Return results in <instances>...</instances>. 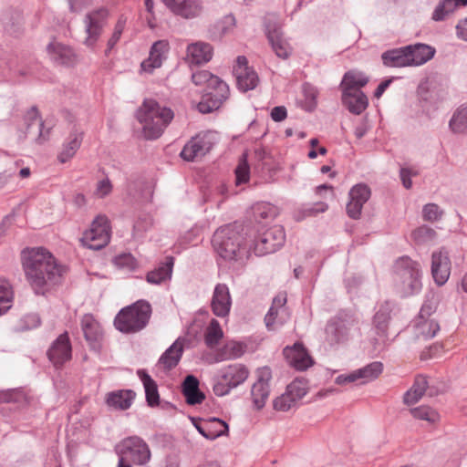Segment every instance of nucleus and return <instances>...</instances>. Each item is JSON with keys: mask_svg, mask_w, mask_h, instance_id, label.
<instances>
[{"mask_svg": "<svg viewBox=\"0 0 467 467\" xmlns=\"http://www.w3.org/2000/svg\"><path fill=\"white\" fill-rule=\"evenodd\" d=\"M26 281L36 294L44 295L57 282L62 267L47 248L28 247L21 252Z\"/></svg>", "mask_w": 467, "mask_h": 467, "instance_id": "obj_1", "label": "nucleus"}, {"mask_svg": "<svg viewBox=\"0 0 467 467\" xmlns=\"http://www.w3.org/2000/svg\"><path fill=\"white\" fill-rule=\"evenodd\" d=\"M243 228L238 224H228L216 230L213 237L215 252L225 260H236L248 256L249 241L242 234Z\"/></svg>", "mask_w": 467, "mask_h": 467, "instance_id": "obj_2", "label": "nucleus"}, {"mask_svg": "<svg viewBox=\"0 0 467 467\" xmlns=\"http://www.w3.org/2000/svg\"><path fill=\"white\" fill-rule=\"evenodd\" d=\"M173 111L161 107L153 99H146L138 111V119L142 124V132L146 139L159 138L172 120Z\"/></svg>", "mask_w": 467, "mask_h": 467, "instance_id": "obj_3", "label": "nucleus"}, {"mask_svg": "<svg viewBox=\"0 0 467 467\" xmlns=\"http://www.w3.org/2000/svg\"><path fill=\"white\" fill-rule=\"evenodd\" d=\"M192 82L197 86L206 85L209 91L198 103V110L208 113L221 107L229 96V88L225 82L207 70H200L192 76Z\"/></svg>", "mask_w": 467, "mask_h": 467, "instance_id": "obj_4", "label": "nucleus"}, {"mask_svg": "<svg viewBox=\"0 0 467 467\" xmlns=\"http://www.w3.org/2000/svg\"><path fill=\"white\" fill-rule=\"evenodd\" d=\"M151 316V306L145 300H138L119 311L114 320L116 328L123 333H136L143 329Z\"/></svg>", "mask_w": 467, "mask_h": 467, "instance_id": "obj_5", "label": "nucleus"}, {"mask_svg": "<svg viewBox=\"0 0 467 467\" xmlns=\"http://www.w3.org/2000/svg\"><path fill=\"white\" fill-rule=\"evenodd\" d=\"M397 275L400 279L401 291L404 296H411L420 291L421 271L420 265L410 257H400L396 262Z\"/></svg>", "mask_w": 467, "mask_h": 467, "instance_id": "obj_6", "label": "nucleus"}, {"mask_svg": "<svg viewBox=\"0 0 467 467\" xmlns=\"http://www.w3.org/2000/svg\"><path fill=\"white\" fill-rule=\"evenodd\" d=\"M285 234L282 226L274 225L269 229L254 235L249 240V249L255 255L263 256L277 251L285 243Z\"/></svg>", "mask_w": 467, "mask_h": 467, "instance_id": "obj_7", "label": "nucleus"}, {"mask_svg": "<svg viewBox=\"0 0 467 467\" xmlns=\"http://www.w3.org/2000/svg\"><path fill=\"white\" fill-rule=\"evenodd\" d=\"M119 460L124 463L135 465L147 464L151 457L148 444L140 437H129L124 439L117 449Z\"/></svg>", "mask_w": 467, "mask_h": 467, "instance_id": "obj_8", "label": "nucleus"}, {"mask_svg": "<svg viewBox=\"0 0 467 467\" xmlns=\"http://www.w3.org/2000/svg\"><path fill=\"white\" fill-rule=\"evenodd\" d=\"M110 240L109 221L105 215H98L80 239L83 246L93 250L105 247Z\"/></svg>", "mask_w": 467, "mask_h": 467, "instance_id": "obj_9", "label": "nucleus"}, {"mask_svg": "<svg viewBox=\"0 0 467 467\" xmlns=\"http://www.w3.org/2000/svg\"><path fill=\"white\" fill-rule=\"evenodd\" d=\"M249 376V370L242 364H232L221 370V379L213 385L217 396L227 395L231 389L243 384Z\"/></svg>", "mask_w": 467, "mask_h": 467, "instance_id": "obj_10", "label": "nucleus"}, {"mask_svg": "<svg viewBox=\"0 0 467 467\" xmlns=\"http://www.w3.org/2000/svg\"><path fill=\"white\" fill-rule=\"evenodd\" d=\"M108 16L109 12L105 8H99L86 15L84 20L87 34L84 41L86 46L89 47L95 46L101 36Z\"/></svg>", "mask_w": 467, "mask_h": 467, "instance_id": "obj_11", "label": "nucleus"}, {"mask_svg": "<svg viewBox=\"0 0 467 467\" xmlns=\"http://www.w3.org/2000/svg\"><path fill=\"white\" fill-rule=\"evenodd\" d=\"M271 379L272 372L269 368L264 367L256 370V380L251 389L252 402L256 410H261L265 405L270 394Z\"/></svg>", "mask_w": 467, "mask_h": 467, "instance_id": "obj_12", "label": "nucleus"}, {"mask_svg": "<svg viewBox=\"0 0 467 467\" xmlns=\"http://www.w3.org/2000/svg\"><path fill=\"white\" fill-rule=\"evenodd\" d=\"M213 144L214 135L212 132L199 134L183 147L181 156L185 161H193L209 152Z\"/></svg>", "mask_w": 467, "mask_h": 467, "instance_id": "obj_13", "label": "nucleus"}, {"mask_svg": "<svg viewBox=\"0 0 467 467\" xmlns=\"http://www.w3.org/2000/svg\"><path fill=\"white\" fill-rule=\"evenodd\" d=\"M451 270V262L449 252L445 248L434 251L431 254V272L435 284L443 285L449 279Z\"/></svg>", "mask_w": 467, "mask_h": 467, "instance_id": "obj_14", "label": "nucleus"}, {"mask_svg": "<svg viewBox=\"0 0 467 467\" xmlns=\"http://www.w3.org/2000/svg\"><path fill=\"white\" fill-rule=\"evenodd\" d=\"M234 74L238 88L244 92L254 89L259 82L257 73L248 66L247 58L244 56L236 58Z\"/></svg>", "mask_w": 467, "mask_h": 467, "instance_id": "obj_15", "label": "nucleus"}, {"mask_svg": "<svg viewBox=\"0 0 467 467\" xmlns=\"http://www.w3.org/2000/svg\"><path fill=\"white\" fill-rule=\"evenodd\" d=\"M176 16L185 19L199 17L204 10L202 0H161Z\"/></svg>", "mask_w": 467, "mask_h": 467, "instance_id": "obj_16", "label": "nucleus"}, {"mask_svg": "<svg viewBox=\"0 0 467 467\" xmlns=\"http://www.w3.org/2000/svg\"><path fill=\"white\" fill-rule=\"evenodd\" d=\"M47 357L56 367L62 366L71 359L72 347L67 332L58 336L52 343L47 351Z\"/></svg>", "mask_w": 467, "mask_h": 467, "instance_id": "obj_17", "label": "nucleus"}, {"mask_svg": "<svg viewBox=\"0 0 467 467\" xmlns=\"http://www.w3.org/2000/svg\"><path fill=\"white\" fill-rule=\"evenodd\" d=\"M354 323L355 321L351 318L336 317L331 319L325 329L326 340L329 344H337L347 340Z\"/></svg>", "mask_w": 467, "mask_h": 467, "instance_id": "obj_18", "label": "nucleus"}, {"mask_svg": "<svg viewBox=\"0 0 467 467\" xmlns=\"http://www.w3.org/2000/svg\"><path fill=\"white\" fill-rule=\"evenodd\" d=\"M383 366L380 362H372L368 366L357 369L348 375H340L337 378L336 382L345 384L361 380L366 383L377 379L382 372Z\"/></svg>", "mask_w": 467, "mask_h": 467, "instance_id": "obj_19", "label": "nucleus"}, {"mask_svg": "<svg viewBox=\"0 0 467 467\" xmlns=\"http://www.w3.org/2000/svg\"><path fill=\"white\" fill-rule=\"evenodd\" d=\"M370 197V190L366 184H357L349 192V202L347 204V213L349 217L358 219L361 213L364 203Z\"/></svg>", "mask_w": 467, "mask_h": 467, "instance_id": "obj_20", "label": "nucleus"}, {"mask_svg": "<svg viewBox=\"0 0 467 467\" xmlns=\"http://www.w3.org/2000/svg\"><path fill=\"white\" fill-rule=\"evenodd\" d=\"M81 329L85 339L93 348H98L103 339V329L99 322L90 314H86L82 317Z\"/></svg>", "mask_w": 467, "mask_h": 467, "instance_id": "obj_21", "label": "nucleus"}, {"mask_svg": "<svg viewBox=\"0 0 467 467\" xmlns=\"http://www.w3.org/2000/svg\"><path fill=\"white\" fill-rule=\"evenodd\" d=\"M47 52L50 59L58 65L72 66L77 62L73 49L61 42L51 41L47 47Z\"/></svg>", "mask_w": 467, "mask_h": 467, "instance_id": "obj_22", "label": "nucleus"}, {"mask_svg": "<svg viewBox=\"0 0 467 467\" xmlns=\"http://www.w3.org/2000/svg\"><path fill=\"white\" fill-rule=\"evenodd\" d=\"M83 140V131L74 126L68 137L63 142L57 154V160L60 163L69 161L77 153Z\"/></svg>", "mask_w": 467, "mask_h": 467, "instance_id": "obj_23", "label": "nucleus"}, {"mask_svg": "<svg viewBox=\"0 0 467 467\" xmlns=\"http://www.w3.org/2000/svg\"><path fill=\"white\" fill-rule=\"evenodd\" d=\"M284 355L288 363L297 370H305L313 364L312 358L300 343H296L293 347H286L284 349Z\"/></svg>", "mask_w": 467, "mask_h": 467, "instance_id": "obj_24", "label": "nucleus"}, {"mask_svg": "<svg viewBox=\"0 0 467 467\" xmlns=\"http://www.w3.org/2000/svg\"><path fill=\"white\" fill-rule=\"evenodd\" d=\"M231 305L232 299L228 286L224 284H218L214 288L211 303L213 314L221 317L228 316Z\"/></svg>", "mask_w": 467, "mask_h": 467, "instance_id": "obj_25", "label": "nucleus"}, {"mask_svg": "<svg viewBox=\"0 0 467 467\" xmlns=\"http://www.w3.org/2000/svg\"><path fill=\"white\" fill-rule=\"evenodd\" d=\"M285 295H278L273 300V305L265 317V325L269 329H275V325H283L288 317L285 305Z\"/></svg>", "mask_w": 467, "mask_h": 467, "instance_id": "obj_26", "label": "nucleus"}, {"mask_svg": "<svg viewBox=\"0 0 467 467\" xmlns=\"http://www.w3.org/2000/svg\"><path fill=\"white\" fill-rule=\"evenodd\" d=\"M25 120L27 132L36 134L35 140L37 143L42 144L49 139L50 129L45 128V124L36 108H32L26 112Z\"/></svg>", "mask_w": 467, "mask_h": 467, "instance_id": "obj_27", "label": "nucleus"}, {"mask_svg": "<svg viewBox=\"0 0 467 467\" xmlns=\"http://www.w3.org/2000/svg\"><path fill=\"white\" fill-rule=\"evenodd\" d=\"M169 49L170 45L167 40L155 42L150 48L148 59L141 63L142 70L150 73L153 69L160 67L166 58Z\"/></svg>", "mask_w": 467, "mask_h": 467, "instance_id": "obj_28", "label": "nucleus"}, {"mask_svg": "<svg viewBox=\"0 0 467 467\" xmlns=\"http://www.w3.org/2000/svg\"><path fill=\"white\" fill-rule=\"evenodd\" d=\"M183 340L178 338L173 344L161 356L157 367L163 371H170L180 362L183 353Z\"/></svg>", "mask_w": 467, "mask_h": 467, "instance_id": "obj_29", "label": "nucleus"}, {"mask_svg": "<svg viewBox=\"0 0 467 467\" xmlns=\"http://www.w3.org/2000/svg\"><path fill=\"white\" fill-rule=\"evenodd\" d=\"M439 330V323L434 318L425 317L424 309H421L414 324L415 336L420 338L430 339L435 337Z\"/></svg>", "mask_w": 467, "mask_h": 467, "instance_id": "obj_30", "label": "nucleus"}, {"mask_svg": "<svg viewBox=\"0 0 467 467\" xmlns=\"http://www.w3.org/2000/svg\"><path fill=\"white\" fill-rule=\"evenodd\" d=\"M198 431L208 440H215L228 431V425L222 420L211 418L195 424Z\"/></svg>", "mask_w": 467, "mask_h": 467, "instance_id": "obj_31", "label": "nucleus"}, {"mask_svg": "<svg viewBox=\"0 0 467 467\" xmlns=\"http://www.w3.org/2000/svg\"><path fill=\"white\" fill-rule=\"evenodd\" d=\"M135 397L136 393L133 390L120 389L108 393L106 402L109 407L125 410L131 406Z\"/></svg>", "mask_w": 467, "mask_h": 467, "instance_id": "obj_32", "label": "nucleus"}, {"mask_svg": "<svg viewBox=\"0 0 467 467\" xmlns=\"http://www.w3.org/2000/svg\"><path fill=\"white\" fill-rule=\"evenodd\" d=\"M213 57V47L208 43L196 42L187 48V58L192 64L206 63Z\"/></svg>", "mask_w": 467, "mask_h": 467, "instance_id": "obj_33", "label": "nucleus"}, {"mask_svg": "<svg viewBox=\"0 0 467 467\" xmlns=\"http://www.w3.org/2000/svg\"><path fill=\"white\" fill-rule=\"evenodd\" d=\"M343 104L356 115L362 113L368 107V98L362 91H343Z\"/></svg>", "mask_w": 467, "mask_h": 467, "instance_id": "obj_34", "label": "nucleus"}, {"mask_svg": "<svg viewBox=\"0 0 467 467\" xmlns=\"http://www.w3.org/2000/svg\"><path fill=\"white\" fill-rule=\"evenodd\" d=\"M182 393L188 404H201L205 396L199 389V380L192 375H188L182 383Z\"/></svg>", "mask_w": 467, "mask_h": 467, "instance_id": "obj_35", "label": "nucleus"}, {"mask_svg": "<svg viewBox=\"0 0 467 467\" xmlns=\"http://www.w3.org/2000/svg\"><path fill=\"white\" fill-rule=\"evenodd\" d=\"M137 375L143 384L148 405L150 407L158 406L160 404V395L155 380L144 369H139Z\"/></svg>", "mask_w": 467, "mask_h": 467, "instance_id": "obj_36", "label": "nucleus"}, {"mask_svg": "<svg viewBox=\"0 0 467 467\" xmlns=\"http://www.w3.org/2000/svg\"><path fill=\"white\" fill-rule=\"evenodd\" d=\"M410 66H419L426 63L434 55V49L427 45H415L406 47Z\"/></svg>", "mask_w": 467, "mask_h": 467, "instance_id": "obj_37", "label": "nucleus"}, {"mask_svg": "<svg viewBox=\"0 0 467 467\" xmlns=\"http://www.w3.org/2000/svg\"><path fill=\"white\" fill-rule=\"evenodd\" d=\"M383 64L387 67H409L410 61L407 47L386 51L381 56Z\"/></svg>", "mask_w": 467, "mask_h": 467, "instance_id": "obj_38", "label": "nucleus"}, {"mask_svg": "<svg viewBox=\"0 0 467 467\" xmlns=\"http://www.w3.org/2000/svg\"><path fill=\"white\" fill-rule=\"evenodd\" d=\"M368 78L362 72L350 70L348 71L341 82L343 91H361L360 88L367 85Z\"/></svg>", "mask_w": 467, "mask_h": 467, "instance_id": "obj_39", "label": "nucleus"}, {"mask_svg": "<svg viewBox=\"0 0 467 467\" xmlns=\"http://www.w3.org/2000/svg\"><path fill=\"white\" fill-rule=\"evenodd\" d=\"M245 352V345L236 341L225 344L214 357L215 362L240 358Z\"/></svg>", "mask_w": 467, "mask_h": 467, "instance_id": "obj_40", "label": "nucleus"}, {"mask_svg": "<svg viewBox=\"0 0 467 467\" xmlns=\"http://www.w3.org/2000/svg\"><path fill=\"white\" fill-rule=\"evenodd\" d=\"M428 387L427 379L423 376H418L412 387L404 394L403 401L407 405H412L418 402L424 395Z\"/></svg>", "mask_w": 467, "mask_h": 467, "instance_id": "obj_41", "label": "nucleus"}, {"mask_svg": "<svg viewBox=\"0 0 467 467\" xmlns=\"http://www.w3.org/2000/svg\"><path fill=\"white\" fill-rule=\"evenodd\" d=\"M14 298L15 291L11 283L5 278H0V317L12 307Z\"/></svg>", "mask_w": 467, "mask_h": 467, "instance_id": "obj_42", "label": "nucleus"}, {"mask_svg": "<svg viewBox=\"0 0 467 467\" xmlns=\"http://www.w3.org/2000/svg\"><path fill=\"white\" fill-rule=\"evenodd\" d=\"M268 39L277 57L281 58L288 57L291 53V47L279 31L274 30L273 32H269Z\"/></svg>", "mask_w": 467, "mask_h": 467, "instance_id": "obj_43", "label": "nucleus"}, {"mask_svg": "<svg viewBox=\"0 0 467 467\" xmlns=\"http://www.w3.org/2000/svg\"><path fill=\"white\" fill-rule=\"evenodd\" d=\"M204 342L209 348H214L218 346L223 337V331L220 323L213 318L204 331Z\"/></svg>", "mask_w": 467, "mask_h": 467, "instance_id": "obj_44", "label": "nucleus"}, {"mask_svg": "<svg viewBox=\"0 0 467 467\" xmlns=\"http://www.w3.org/2000/svg\"><path fill=\"white\" fill-rule=\"evenodd\" d=\"M173 266V258L167 257L166 263L157 269L150 271L147 274L146 280L148 283L152 285H159L162 281L169 278L171 275V269Z\"/></svg>", "mask_w": 467, "mask_h": 467, "instance_id": "obj_45", "label": "nucleus"}, {"mask_svg": "<svg viewBox=\"0 0 467 467\" xmlns=\"http://www.w3.org/2000/svg\"><path fill=\"white\" fill-rule=\"evenodd\" d=\"M467 4V0H442L435 8L432 19L435 21L444 20L455 8Z\"/></svg>", "mask_w": 467, "mask_h": 467, "instance_id": "obj_46", "label": "nucleus"}, {"mask_svg": "<svg viewBox=\"0 0 467 467\" xmlns=\"http://www.w3.org/2000/svg\"><path fill=\"white\" fill-rule=\"evenodd\" d=\"M413 418L425 420L430 424H435L440 421L441 416L439 412L429 406H419L410 410Z\"/></svg>", "mask_w": 467, "mask_h": 467, "instance_id": "obj_47", "label": "nucleus"}, {"mask_svg": "<svg viewBox=\"0 0 467 467\" xmlns=\"http://www.w3.org/2000/svg\"><path fill=\"white\" fill-rule=\"evenodd\" d=\"M450 128L455 133L467 132V105L460 107L450 120Z\"/></svg>", "mask_w": 467, "mask_h": 467, "instance_id": "obj_48", "label": "nucleus"}, {"mask_svg": "<svg viewBox=\"0 0 467 467\" xmlns=\"http://www.w3.org/2000/svg\"><path fill=\"white\" fill-rule=\"evenodd\" d=\"M253 213L255 219L270 220L275 218L278 210L268 202H260L253 206Z\"/></svg>", "mask_w": 467, "mask_h": 467, "instance_id": "obj_49", "label": "nucleus"}, {"mask_svg": "<svg viewBox=\"0 0 467 467\" xmlns=\"http://www.w3.org/2000/svg\"><path fill=\"white\" fill-rule=\"evenodd\" d=\"M391 308L389 303L382 304L374 316V325L381 332H385L390 318Z\"/></svg>", "mask_w": 467, "mask_h": 467, "instance_id": "obj_50", "label": "nucleus"}, {"mask_svg": "<svg viewBox=\"0 0 467 467\" xmlns=\"http://www.w3.org/2000/svg\"><path fill=\"white\" fill-rule=\"evenodd\" d=\"M286 391L296 402L306 396L308 391L307 381L303 379H296L286 388Z\"/></svg>", "mask_w": 467, "mask_h": 467, "instance_id": "obj_51", "label": "nucleus"}, {"mask_svg": "<svg viewBox=\"0 0 467 467\" xmlns=\"http://www.w3.org/2000/svg\"><path fill=\"white\" fill-rule=\"evenodd\" d=\"M411 236L417 244H422L432 242L436 237V232L432 228L423 225L415 229Z\"/></svg>", "mask_w": 467, "mask_h": 467, "instance_id": "obj_52", "label": "nucleus"}, {"mask_svg": "<svg viewBox=\"0 0 467 467\" xmlns=\"http://www.w3.org/2000/svg\"><path fill=\"white\" fill-rule=\"evenodd\" d=\"M296 404V402L286 390L285 393L273 400V409L276 411H287L290 409H292Z\"/></svg>", "mask_w": 467, "mask_h": 467, "instance_id": "obj_53", "label": "nucleus"}, {"mask_svg": "<svg viewBox=\"0 0 467 467\" xmlns=\"http://www.w3.org/2000/svg\"><path fill=\"white\" fill-rule=\"evenodd\" d=\"M126 24L127 17L124 16H120L114 26L111 36L108 40V50L112 49L119 41L121 35L126 27Z\"/></svg>", "mask_w": 467, "mask_h": 467, "instance_id": "obj_54", "label": "nucleus"}, {"mask_svg": "<svg viewBox=\"0 0 467 467\" xmlns=\"http://www.w3.org/2000/svg\"><path fill=\"white\" fill-rule=\"evenodd\" d=\"M250 169L247 163L246 155L244 154L239 161V164L235 169L236 183H244L249 180Z\"/></svg>", "mask_w": 467, "mask_h": 467, "instance_id": "obj_55", "label": "nucleus"}, {"mask_svg": "<svg viewBox=\"0 0 467 467\" xmlns=\"http://www.w3.org/2000/svg\"><path fill=\"white\" fill-rule=\"evenodd\" d=\"M114 264L119 268L134 270L137 267V261L130 254H122L114 258Z\"/></svg>", "mask_w": 467, "mask_h": 467, "instance_id": "obj_56", "label": "nucleus"}, {"mask_svg": "<svg viewBox=\"0 0 467 467\" xmlns=\"http://www.w3.org/2000/svg\"><path fill=\"white\" fill-rule=\"evenodd\" d=\"M423 219L430 222L439 220L442 215V211L435 203H429L423 207Z\"/></svg>", "mask_w": 467, "mask_h": 467, "instance_id": "obj_57", "label": "nucleus"}, {"mask_svg": "<svg viewBox=\"0 0 467 467\" xmlns=\"http://www.w3.org/2000/svg\"><path fill=\"white\" fill-rule=\"evenodd\" d=\"M20 323L21 329H33L37 327L41 321L37 314L30 313L23 316L20 319Z\"/></svg>", "mask_w": 467, "mask_h": 467, "instance_id": "obj_58", "label": "nucleus"}, {"mask_svg": "<svg viewBox=\"0 0 467 467\" xmlns=\"http://www.w3.org/2000/svg\"><path fill=\"white\" fill-rule=\"evenodd\" d=\"M112 191V184L109 179L105 178L98 182L95 195L99 198H104L108 196Z\"/></svg>", "mask_w": 467, "mask_h": 467, "instance_id": "obj_59", "label": "nucleus"}, {"mask_svg": "<svg viewBox=\"0 0 467 467\" xmlns=\"http://www.w3.org/2000/svg\"><path fill=\"white\" fill-rule=\"evenodd\" d=\"M92 0H68L70 10L72 12H80L90 5Z\"/></svg>", "mask_w": 467, "mask_h": 467, "instance_id": "obj_60", "label": "nucleus"}, {"mask_svg": "<svg viewBox=\"0 0 467 467\" xmlns=\"http://www.w3.org/2000/svg\"><path fill=\"white\" fill-rule=\"evenodd\" d=\"M15 164V169L6 170L4 172L0 173V189L4 188L15 174L16 169L18 166V161H16Z\"/></svg>", "mask_w": 467, "mask_h": 467, "instance_id": "obj_61", "label": "nucleus"}, {"mask_svg": "<svg viewBox=\"0 0 467 467\" xmlns=\"http://www.w3.org/2000/svg\"><path fill=\"white\" fill-rule=\"evenodd\" d=\"M286 109L285 107H275L271 111V118L275 121H282L286 118Z\"/></svg>", "mask_w": 467, "mask_h": 467, "instance_id": "obj_62", "label": "nucleus"}, {"mask_svg": "<svg viewBox=\"0 0 467 467\" xmlns=\"http://www.w3.org/2000/svg\"><path fill=\"white\" fill-rule=\"evenodd\" d=\"M456 32L458 37L461 39L467 41V17L463 20H461L456 26Z\"/></svg>", "mask_w": 467, "mask_h": 467, "instance_id": "obj_63", "label": "nucleus"}, {"mask_svg": "<svg viewBox=\"0 0 467 467\" xmlns=\"http://www.w3.org/2000/svg\"><path fill=\"white\" fill-rule=\"evenodd\" d=\"M410 171L408 169H401L400 177L402 181V184L405 188L410 189L411 187V180H410Z\"/></svg>", "mask_w": 467, "mask_h": 467, "instance_id": "obj_64", "label": "nucleus"}]
</instances>
